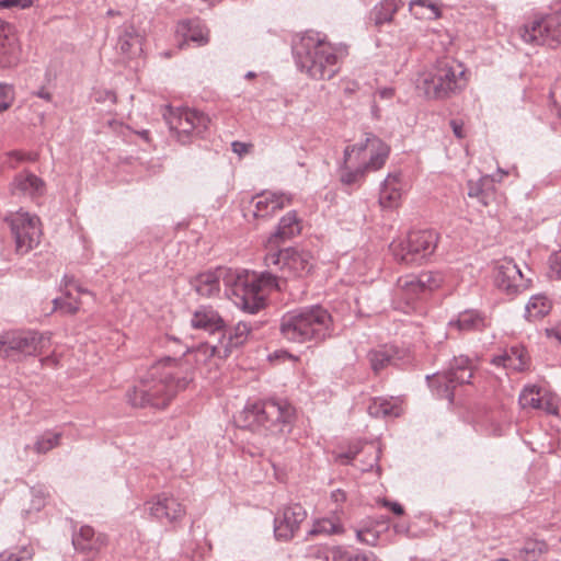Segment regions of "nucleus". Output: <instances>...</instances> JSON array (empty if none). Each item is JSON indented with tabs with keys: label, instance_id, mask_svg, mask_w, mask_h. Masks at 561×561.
Segmentation results:
<instances>
[{
	"label": "nucleus",
	"instance_id": "nucleus-1",
	"mask_svg": "<svg viewBox=\"0 0 561 561\" xmlns=\"http://www.w3.org/2000/svg\"><path fill=\"white\" fill-rule=\"evenodd\" d=\"M191 380L181 359L168 356L150 367L140 383L127 393V398L133 407L163 409Z\"/></svg>",
	"mask_w": 561,
	"mask_h": 561
},
{
	"label": "nucleus",
	"instance_id": "nucleus-2",
	"mask_svg": "<svg viewBox=\"0 0 561 561\" xmlns=\"http://www.w3.org/2000/svg\"><path fill=\"white\" fill-rule=\"evenodd\" d=\"M390 146L375 134L366 133L345 146L340 180L351 185L363 181L367 174L382 169L390 154Z\"/></svg>",
	"mask_w": 561,
	"mask_h": 561
},
{
	"label": "nucleus",
	"instance_id": "nucleus-3",
	"mask_svg": "<svg viewBox=\"0 0 561 561\" xmlns=\"http://www.w3.org/2000/svg\"><path fill=\"white\" fill-rule=\"evenodd\" d=\"M295 414V408L285 399L249 400L237 416V422L241 427L252 432L288 434Z\"/></svg>",
	"mask_w": 561,
	"mask_h": 561
},
{
	"label": "nucleus",
	"instance_id": "nucleus-4",
	"mask_svg": "<svg viewBox=\"0 0 561 561\" xmlns=\"http://www.w3.org/2000/svg\"><path fill=\"white\" fill-rule=\"evenodd\" d=\"M279 330L282 336L290 342H318L332 335L333 320L328 310L314 306L285 313Z\"/></svg>",
	"mask_w": 561,
	"mask_h": 561
},
{
	"label": "nucleus",
	"instance_id": "nucleus-5",
	"mask_svg": "<svg viewBox=\"0 0 561 561\" xmlns=\"http://www.w3.org/2000/svg\"><path fill=\"white\" fill-rule=\"evenodd\" d=\"M276 287V277L268 273L232 271L228 295L242 310L255 313L265 307L267 296Z\"/></svg>",
	"mask_w": 561,
	"mask_h": 561
},
{
	"label": "nucleus",
	"instance_id": "nucleus-6",
	"mask_svg": "<svg viewBox=\"0 0 561 561\" xmlns=\"http://www.w3.org/2000/svg\"><path fill=\"white\" fill-rule=\"evenodd\" d=\"M297 62L311 78L330 79L335 73L339 50L319 34L307 33L295 44Z\"/></svg>",
	"mask_w": 561,
	"mask_h": 561
},
{
	"label": "nucleus",
	"instance_id": "nucleus-7",
	"mask_svg": "<svg viewBox=\"0 0 561 561\" xmlns=\"http://www.w3.org/2000/svg\"><path fill=\"white\" fill-rule=\"evenodd\" d=\"M466 82V71L461 66L439 61L423 73L419 88L428 99L442 100L460 91Z\"/></svg>",
	"mask_w": 561,
	"mask_h": 561
},
{
	"label": "nucleus",
	"instance_id": "nucleus-8",
	"mask_svg": "<svg viewBox=\"0 0 561 561\" xmlns=\"http://www.w3.org/2000/svg\"><path fill=\"white\" fill-rule=\"evenodd\" d=\"M439 236L434 230L411 231L390 244L394 260L405 265L423 264L436 250Z\"/></svg>",
	"mask_w": 561,
	"mask_h": 561
},
{
	"label": "nucleus",
	"instance_id": "nucleus-9",
	"mask_svg": "<svg viewBox=\"0 0 561 561\" xmlns=\"http://www.w3.org/2000/svg\"><path fill=\"white\" fill-rule=\"evenodd\" d=\"M518 33L527 44L550 46L561 44V10L535 15L519 28Z\"/></svg>",
	"mask_w": 561,
	"mask_h": 561
},
{
	"label": "nucleus",
	"instance_id": "nucleus-10",
	"mask_svg": "<svg viewBox=\"0 0 561 561\" xmlns=\"http://www.w3.org/2000/svg\"><path fill=\"white\" fill-rule=\"evenodd\" d=\"M7 220L18 253L25 254L38 245L43 234L42 221L38 216L19 210L11 214Z\"/></svg>",
	"mask_w": 561,
	"mask_h": 561
},
{
	"label": "nucleus",
	"instance_id": "nucleus-11",
	"mask_svg": "<svg viewBox=\"0 0 561 561\" xmlns=\"http://www.w3.org/2000/svg\"><path fill=\"white\" fill-rule=\"evenodd\" d=\"M290 204V195L265 191L253 196L243 206V217L249 224L257 226Z\"/></svg>",
	"mask_w": 561,
	"mask_h": 561
},
{
	"label": "nucleus",
	"instance_id": "nucleus-12",
	"mask_svg": "<svg viewBox=\"0 0 561 561\" xmlns=\"http://www.w3.org/2000/svg\"><path fill=\"white\" fill-rule=\"evenodd\" d=\"M469 365L468 356L460 354L459 356H454L453 363L447 370L435 373L432 379L430 376H426V378L430 380L431 387L438 383L437 396L447 399L451 403L456 385L469 382L472 377Z\"/></svg>",
	"mask_w": 561,
	"mask_h": 561
},
{
	"label": "nucleus",
	"instance_id": "nucleus-13",
	"mask_svg": "<svg viewBox=\"0 0 561 561\" xmlns=\"http://www.w3.org/2000/svg\"><path fill=\"white\" fill-rule=\"evenodd\" d=\"M273 262L280 265V271L287 277L304 278L309 276L314 266L316 259L309 250L298 248H287L276 256Z\"/></svg>",
	"mask_w": 561,
	"mask_h": 561
},
{
	"label": "nucleus",
	"instance_id": "nucleus-14",
	"mask_svg": "<svg viewBox=\"0 0 561 561\" xmlns=\"http://www.w3.org/2000/svg\"><path fill=\"white\" fill-rule=\"evenodd\" d=\"M53 346L50 334L14 330L0 335V351L44 350Z\"/></svg>",
	"mask_w": 561,
	"mask_h": 561
},
{
	"label": "nucleus",
	"instance_id": "nucleus-15",
	"mask_svg": "<svg viewBox=\"0 0 561 561\" xmlns=\"http://www.w3.org/2000/svg\"><path fill=\"white\" fill-rule=\"evenodd\" d=\"M145 508L149 515L160 522L173 523L185 515L184 506L172 494L162 492L146 501Z\"/></svg>",
	"mask_w": 561,
	"mask_h": 561
},
{
	"label": "nucleus",
	"instance_id": "nucleus-16",
	"mask_svg": "<svg viewBox=\"0 0 561 561\" xmlns=\"http://www.w3.org/2000/svg\"><path fill=\"white\" fill-rule=\"evenodd\" d=\"M307 518V511L300 504L285 506L274 518V535L277 540L288 541Z\"/></svg>",
	"mask_w": 561,
	"mask_h": 561
},
{
	"label": "nucleus",
	"instance_id": "nucleus-17",
	"mask_svg": "<svg viewBox=\"0 0 561 561\" xmlns=\"http://www.w3.org/2000/svg\"><path fill=\"white\" fill-rule=\"evenodd\" d=\"M231 275L232 270L219 267L197 274L190 280V284L198 296L211 298L220 293L221 282L229 289Z\"/></svg>",
	"mask_w": 561,
	"mask_h": 561
},
{
	"label": "nucleus",
	"instance_id": "nucleus-18",
	"mask_svg": "<svg viewBox=\"0 0 561 561\" xmlns=\"http://www.w3.org/2000/svg\"><path fill=\"white\" fill-rule=\"evenodd\" d=\"M493 278L495 286L508 295L516 294L524 287L523 274L511 259L505 257L495 263Z\"/></svg>",
	"mask_w": 561,
	"mask_h": 561
},
{
	"label": "nucleus",
	"instance_id": "nucleus-19",
	"mask_svg": "<svg viewBox=\"0 0 561 561\" xmlns=\"http://www.w3.org/2000/svg\"><path fill=\"white\" fill-rule=\"evenodd\" d=\"M210 119L204 113L196 110L183 108L170 122L171 128L176 131L179 139L184 142L182 136L188 137L192 133H201L208 127Z\"/></svg>",
	"mask_w": 561,
	"mask_h": 561
},
{
	"label": "nucleus",
	"instance_id": "nucleus-20",
	"mask_svg": "<svg viewBox=\"0 0 561 561\" xmlns=\"http://www.w3.org/2000/svg\"><path fill=\"white\" fill-rule=\"evenodd\" d=\"M175 36L179 39V49H184L192 42L197 46H204L209 43L210 31L199 20H183L178 23Z\"/></svg>",
	"mask_w": 561,
	"mask_h": 561
},
{
	"label": "nucleus",
	"instance_id": "nucleus-21",
	"mask_svg": "<svg viewBox=\"0 0 561 561\" xmlns=\"http://www.w3.org/2000/svg\"><path fill=\"white\" fill-rule=\"evenodd\" d=\"M72 545L75 549L87 558H94L106 545V535L96 534L91 526L84 525L72 535Z\"/></svg>",
	"mask_w": 561,
	"mask_h": 561
},
{
	"label": "nucleus",
	"instance_id": "nucleus-22",
	"mask_svg": "<svg viewBox=\"0 0 561 561\" xmlns=\"http://www.w3.org/2000/svg\"><path fill=\"white\" fill-rule=\"evenodd\" d=\"M21 59V45L13 27L0 20V66L15 67Z\"/></svg>",
	"mask_w": 561,
	"mask_h": 561
},
{
	"label": "nucleus",
	"instance_id": "nucleus-23",
	"mask_svg": "<svg viewBox=\"0 0 561 561\" xmlns=\"http://www.w3.org/2000/svg\"><path fill=\"white\" fill-rule=\"evenodd\" d=\"M190 325L194 330H202L209 334L220 333L225 321L211 306H199L191 314Z\"/></svg>",
	"mask_w": 561,
	"mask_h": 561
},
{
	"label": "nucleus",
	"instance_id": "nucleus-24",
	"mask_svg": "<svg viewBox=\"0 0 561 561\" xmlns=\"http://www.w3.org/2000/svg\"><path fill=\"white\" fill-rule=\"evenodd\" d=\"M404 185L400 174H389L381 186L379 204L382 208L393 209L400 206Z\"/></svg>",
	"mask_w": 561,
	"mask_h": 561
},
{
	"label": "nucleus",
	"instance_id": "nucleus-25",
	"mask_svg": "<svg viewBox=\"0 0 561 561\" xmlns=\"http://www.w3.org/2000/svg\"><path fill=\"white\" fill-rule=\"evenodd\" d=\"M301 230V220L297 217L295 211H289L282 217L277 230L268 238L267 244L272 248H276L280 242L299 236Z\"/></svg>",
	"mask_w": 561,
	"mask_h": 561
},
{
	"label": "nucleus",
	"instance_id": "nucleus-26",
	"mask_svg": "<svg viewBox=\"0 0 561 561\" xmlns=\"http://www.w3.org/2000/svg\"><path fill=\"white\" fill-rule=\"evenodd\" d=\"M11 192L14 195L38 197L45 192V183L33 173L22 172L18 174L11 183Z\"/></svg>",
	"mask_w": 561,
	"mask_h": 561
},
{
	"label": "nucleus",
	"instance_id": "nucleus-27",
	"mask_svg": "<svg viewBox=\"0 0 561 561\" xmlns=\"http://www.w3.org/2000/svg\"><path fill=\"white\" fill-rule=\"evenodd\" d=\"M367 410L374 417H398L403 412L399 398H374Z\"/></svg>",
	"mask_w": 561,
	"mask_h": 561
},
{
	"label": "nucleus",
	"instance_id": "nucleus-28",
	"mask_svg": "<svg viewBox=\"0 0 561 561\" xmlns=\"http://www.w3.org/2000/svg\"><path fill=\"white\" fill-rule=\"evenodd\" d=\"M81 288L77 284H68L62 297L53 300V310H59L62 313L73 314L78 312L81 307L80 295Z\"/></svg>",
	"mask_w": 561,
	"mask_h": 561
},
{
	"label": "nucleus",
	"instance_id": "nucleus-29",
	"mask_svg": "<svg viewBox=\"0 0 561 561\" xmlns=\"http://www.w3.org/2000/svg\"><path fill=\"white\" fill-rule=\"evenodd\" d=\"M529 362V353H501L491 360L493 365L502 366L504 369L513 371L527 369Z\"/></svg>",
	"mask_w": 561,
	"mask_h": 561
},
{
	"label": "nucleus",
	"instance_id": "nucleus-30",
	"mask_svg": "<svg viewBox=\"0 0 561 561\" xmlns=\"http://www.w3.org/2000/svg\"><path fill=\"white\" fill-rule=\"evenodd\" d=\"M486 325V320L474 310H467L461 312L457 320L449 322V330H457L459 332H467L473 330H481Z\"/></svg>",
	"mask_w": 561,
	"mask_h": 561
},
{
	"label": "nucleus",
	"instance_id": "nucleus-31",
	"mask_svg": "<svg viewBox=\"0 0 561 561\" xmlns=\"http://www.w3.org/2000/svg\"><path fill=\"white\" fill-rule=\"evenodd\" d=\"M222 331L224 333L219 347L225 348L226 351L242 346L250 334L249 327L241 322L228 330L224 329Z\"/></svg>",
	"mask_w": 561,
	"mask_h": 561
},
{
	"label": "nucleus",
	"instance_id": "nucleus-32",
	"mask_svg": "<svg viewBox=\"0 0 561 561\" xmlns=\"http://www.w3.org/2000/svg\"><path fill=\"white\" fill-rule=\"evenodd\" d=\"M144 36L140 35L134 27L125 30L124 34L119 37L118 48L127 56H136L142 50Z\"/></svg>",
	"mask_w": 561,
	"mask_h": 561
},
{
	"label": "nucleus",
	"instance_id": "nucleus-33",
	"mask_svg": "<svg viewBox=\"0 0 561 561\" xmlns=\"http://www.w3.org/2000/svg\"><path fill=\"white\" fill-rule=\"evenodd\" d=\"M410 11L421 20H437L442 16V8L432 0H413L410 2Z\"/></svg>",
	"mask_w": 561,
	"mask_h": 561
},
{
	"label": "nucleus",
	"instance_id": "nucleus-34",
	"mask_svg": "<svg viewBox=\"0 0 561 561\" xmlns=\"http://www.w3.org/2000/svg\"><path fill=\"white\" fill-rule=\"evenodd\" d=\"M552 302L546 296L535 295L526 305V318L529 321H537L545 318L551 311Z\"/></svg>",
	"mask_w": 561,
	"mask_h": 561
},
{
	"label": "nucleus",
	"instance_id": "nucleus-35",
	"mask_svg": "<svg viewBox=\"0 0 561 561\" xmlns=\"http://www.w3.org/2000/svg\"><path fill=\"white\" fill-rule=\"evenodd\" d=\"M398 288L408 304L425 296L417 275H408L398 279Z\"/></svg>",
	"mask_w": 561,
	"mask_h": 561
},
{
	"label": "nucleus",
	"instance_id": "nucleus-36",
	"mask_svg": "<svg viewBox=\"0 0 561 561\" xmlns=\"http://www.w3.org/2000/svg\"><path fill=\"white\" fill-rule=\"evenodd\" d=\"M344 533V526L340 522L337 517L335 518H319L313 520L311 529L308 531L307 536H318V535H340Z\"/></svg>",
	"mask_w": 561,
	"mask_h": 561
},
{
	"label": "nucleus",
	"instance_id": "nucleus-37",
	"mask_svg": "<svg viewBox=\"0 0 561 561\" xmlns=\"http://www.w3.org/2000/svg\"><path fill=\"white\" fill-rule=\"evenodd\" d=\"M547 550V545L541 540L529 539L518 549L514 557L519 561H537Z\"/></svg>",
	"mask_w": 561,
	"mask_h": 561
},
{
	"label": "nucleus",
	"instance_id": "nucleus-38",
	"mask_svg": "<svg viewBox=\"0 0 561 561\" xmlns=\"http://www.w3.org/2000/svg\"><path fill=\"white\" fill-rule=\"evenodd\" d=\"M541 389L535 385H527L518 397V403L523 409H539L542 407Z\"/></svg>",
	"mask_w": 561,
	"mask_h": 561
},
{
	"label": "nucleus",
	"instance_id": "nucleus-39",
	"mask_svg": "<svg viewBox=\"0 0 561 561\" xmlns=\"http://www.w3.org/2000/svg\"><path fill=\"white\" fill-rule=\"evenodd\" d=\"M332 561H380L373 552L353 553L342 546L332 547Z\"/></svg>",
	"mask_w": 561,
	"mask_h": 561
},
{
	"label": "nucleus",
	"instance_id": "nucleus-40",
	"mask_svg": "<svg viewBox=\"0 0 561 561\" xmlns=\"http://www.w3.org/2000/svg\"><path fill=\"white\" fill-rule=\"evenodd\" d=\"M421 282V287L425 295L432 294L433 291L438 290L444 285V275L439 272H422L417 275Z\"/></svg>",
	"mask_w": 561,
	"mask_h": 561
},
{
	"label": "nucleus",
	"instance_id": "nucleus-41",
	"mask_svg": "<svg viewBox=\"0 0 561 561\" xmlns=\"http://www.w3.org/2000/svg\"><path fill=\"white\" fill-rule=\"evenodd\" d=\"M61 433L45 432L37 437L34 444V450L37 454H46L60 443Z\"/></svg>",
	"mask_w": 561,
	"mask_h": 561
},
{
	"label": "nucleus",
	"instance_id": "nucleus-42",
	"mask_svg": "<svg viewBox=\"0 0 561 561\" xmlns=\"http://www.w3.org/2000/svg\"><path fill=\"white\" fill-rule=\"evenodd\" d=\"M15 91L13 85L0 83V114L8 111L14 103Z\"/></svg>",
	"mask_w": 561,
	"mask_h": 561
},
{
	"label": "nucleus",
	"instance_id": "nucleus-43",
	"mask_svg": "<svg viewBox=\"0 0 561 561\" xmlns=\"http://www.w3.org/2000/svg\"><path fill=\"white\" fill-rule=\"evenodd\" d=\"M33 556L34 550L32 547H22L16 552H1L0 561H30Z\"/></svg>",
	"mask_w": 561,
	"mask_h": 561
},
{
	"label": "nucleus",
	"instance_id": "nucleus-44",
	"mask_svg": "<svg viewBox=\"0 0 561 561\" xmlns=\"http://www.w3.org/2000/svg\"><path fill=\"white\" fill-rule=\"evenodd\" d=\"M356 538L359 542L375 546L378 541V535L370 529H359L356 531Z\"/></svg>",
	"mask_w": 561,
	"mask_h": 561
},
{
	"label": "nucleus",
	"instance_id": "nucleus-45",
	"mask_svg": "<svg viewBox=\"0 0 561 561\" xmlns=\"http://www.w3.org/2000/svg\"><path fill=\"white\" fill-rule=\"evenodd\" d=\"M550 275L561 279V251L553 253L549 259Z\"/></svg>",
	"mask_w": 561,
	"mask_h": 561
},
{
	"label": "nucleus",
	"instance_id": "nucleus-46",
	"mask_svg": "<svg viewBox=\"0 0 561 561\" xmlns=\"http://www.w3.org/2000/svg\"><path fill=\"white\" fill-rule=\"evenodd\" d=\"M542 398V407H540L538 410H543L545 412L549 414H557L558 413V404L556 402V399L548 393H545L541 396Z\"/></svg>",
	"mask_w": 561,
	"mask_h": 561
},
{
	"label": "nucleus",
	"instance_id": "nucleus-47",
	"mask_svg": "<svg viewBox=\"0 0 561 561\" xmlns=\"http://www.w3.org/2000/svg\"><path fill=\"white\" fill-rule=\"evenodd\" d=\"M373 357L370 358V363L373 366V369L378 373L380 369L383 368L385 363L390 362V357L388 356V353H373Z\"/></svg>",
	"mask_w": 561,
	"mask_h": 561
},
{
	"label": "nucleus",
	"instance_id": "nucleus-48",
	"mask_svg": "<svg viewBox=\"0 0 561 561\" xmlns=\"http://www.w3.org/2000/svg\"><path fill=\"white\" fill-rule=\"evenodd\" d=\"M545 334L551 341L550 346H561V323L553 329H546Z\"/></svg>",
	"mask_w": 561,
	"mask_h": 561
},
{
	"label": "nucleus",
	"instance_id": "nucleus-49",
	"mask_svg": "<svg viewBox=\"0 0 561 561\" xmlns=\"http://www.w3.org/2000/svg\"><path fill=\"white\" fill-rule=\"evenodd\" d=\"M33 499H32V510L41 511L46 503L45 492L43 490H32Z\"/></svg>",
	"mask_w": 561,
	"mask_h": 561
},
{
	"label": "nucleus",
	"instance_id": "nucleus-50",
	"mask_svg": "<svg viewBox=\"0 0 561 561\" xmlns=\"http://www.w3.org/2000/svg\"><path fill=\"white\" fill-rule=\"evenodd\" d=\"M450 127L453 129L454 135L457 138L462 139L467 136L465 123L462 121H458V119L450 121Z\"/></svg>",
	"mask_w": 561,
	"mask_h": 561
},
{
	"label": "nucleus",
	"instance_id": "nucleus-51",
	"mask_svg": "<svg viewBox=\"0 0 561 561\" xmlns=\"http://www.w3.org/2000/svg\"><path fill=\"white\" fill-rule=\"evenodd\" d=\"M251 145L241 142V141H233L232 142V151L240 157L243 154H247L250 151Z\"/></svg>",
	"mask_w": 561,
	"mask_h": 561
},
{
	"label": "nucleus",
	"instance_id": "nucleus-52",
	"mask_svg": "<svg viewBox=\"0 0 561 561\" xmlns=\"http://www.w3.org/2000/svg\"><path fill=\"white\" fill-rule=\"evenodd\" d=\"M289 359V360H297L298 358L296 356L293 355V353H287V352H284V353H270L268 356H267V360L268 362H273L274 359Z\"/></svg>",
	"mask_w": 561,
	"mask_h": 561
},
{
	"label": "nucleus",
	"instance_id": "nucleus-53",
	"mask_svg": "<svg viewBox=\"0 0 561 561\" xmlns=\"http://www.w3.org/2000/svg\"><path fill=\"white\" fill-rule=\"evenodd\" d=\"M331 500L337 504L344 503L346 501V494L343 490L336 489L331 492Z\"/></svg>",
	"mask_w": 561,
	"mask_h": 561
},
{
	"label": "nucleus",
	"instance_id": "nucleus-54",
	"mask_svg": "<svg viewBox=\"0 0 561 561\" xmlns=\"http://www.w3.org/2000/svg\"><path fill=\"white\" fill-rule=\"evenodd\" d=\"M30 3L22 0H2L0 1V8H11L15 5H21L23 8L27 7Z\"/></svg>",
	"mask_w": 561,
	"mask_h": 561
},
{
	"label": "nucleus",
	"instance_id": "nucleus-55",
	"mask_svg": "<svg viewBox=\"0 0 561 561\" xmlns=\"http://www.w3.org/2000/svg\"><path fill=\"white\" fill-rule=\"evenodd\" d=\"M385 506H388L396 515H402L404 512L402 505L398 502L386 501Z\"/></svg>",
	"mask_w": 561,
	"mask_h": 561
},
{
	"label": "nucleus",
	"instance_id": "nucleus-56",
	"mask_svg": "<svg viewBox=\"0 0 561 561\" xmlns=\"http://www.w3.org/2000/svg\"><path fill=\"white\" fill-rule=\"evenodd\" d=\"M36 95H37L38 98H41V99L46 100V101H50V100H51V94H50L48 91H46L45 89H41V90L36 93Z\"/></svg>",
	"mask_w": 561,
	"mask_h": 561
},
{
	"label": "nucleus",
	"instance_id": "nucleus-57",
	"mask_svg": "<svg viewBox=\"0 0 561 561\" xmlns=\"http://www.w3.org/2000/svg\"><path fill=\"white\" fill-rule=\"evenodd\" d=\"M380 96L383 99H391L394 94L392 89H383L379 92Z\"/></svg>",
	"mask_w": 561,
	"mask_h": 561
},
{
	"label": "nucleus",
	"instance_id": "nucleus-58",
	"mask_svg": "<svg viewBox=\"0 0 561 561\" xmlns=\"http://www.w3.org/2000/svg\"><path fill=\"white\" fill-rule=\"evenodd\" d=\"M481 191L479 187L471 186L469 188L468 195L470 197H480Z\"/></svg>",
	"mask_w": 561,
	"mask_h": 561
},
{
	"label": "nucleus",
	"instance_id": "nucleus-59",
	"mask_svg": "<svg viewBox=\"0 0 561 561\" xmlns=\"http://www.w3.org/2000/svg\"><path fill=\"white\" fill-rule=\"evenodd\" d=\"M393 13H394V10H393L389 15H387V16H385V18H382V16H377V18H376V23H377V24H381V23H383V22H389V21H391Z\"/></svg>",
	"mask_w": 561,
	"mask_h": 561
},
{
	"label": "nucleus",
	"instance_id": "nucleus-60",
	"mask_svg": "<svg viewBox=\"0 0 561 561\" xmlns=\"http://www.w3.org/2000/svg\"><path fill=\"white\" fill-rule=\"evenodd\" d=\"M556 115L561 118V105H554Z\"/></svg>",
	"mask_w": 561,
	"mask_h": 561
},
{
	"label": "nucleus",
	"instance_id": "nucleus-61",
	"mask_svg": "<svg viewBox=\"0 0 561 561\" xmlns=\"http://www.w3.org/2000/svg\"><path fill=\"white\" fill-rule=\"evenodd\" d=\"M341 457H345L347 459H354L355 455L345 454V455H342Z\"/></svg>",
	"mask_w": 561,
	"mask_h": 561
},
{
	"label": "nucleus",
	"instance_id": "nucleus-62",
	"mask_svg": "<svg viewBox=\"0 0 561 561\" xmlns=\"http://www.w3.org/2000/svg\"><path fill=\"white\" fill-rule=\"evenodd\" d=\"M480 201H481V203H482L484 206H486V205H488V202L484 199V197H481V198H480Z\"/></svg>",
	"mask_w": 561,
	"mask_h": 561
},
{
	"label": "nucleus",
	"instance_id": "nucleus-63",
	"mask_svg": "<svg viewBox=\"0 0 561 561\" xmlns=\"http://www.w3.org/2000/svg\"><path fill=\"white\" fill-rule=\"evenodd\" d=\"M204 1L209 3V4H214L217 0H204Z\"/></svg>",
	"mask_w": 561,
	"mask_h": 561
},
{
	"label": "nucleus",
	"instance_id": "nucleus-64",
	"mask_svg": "<svg viewBox=\"0 0 561 561\" xmlns=\"http://www.w3.org/2000/svg\"><path fill=\"white\" fill-rule=\"evenodd\" d=\"M495 561H510L507 559H499V560H495Z\"/></svg>",
	"mask_w": 561,
	"mask_h": 561
}]
</instances>
